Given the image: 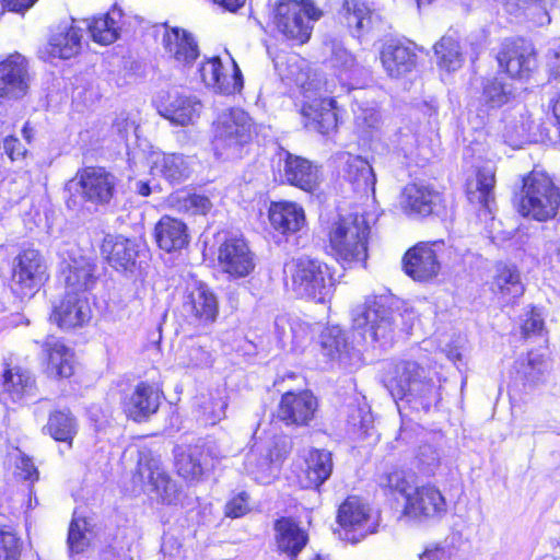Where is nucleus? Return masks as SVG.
<instances>
[{
	"label": "nucleus",
	"instance_id": "obj_37",
	"mask_svg": "<svg viewBox=\"0 0 560 560\" xmlns=\"http://www.w3.org/2000/svg\"><path fill=\"white\" fill-rule=\"evenodd\" d=\"M439 199V194L429 186L409 184L402 191L401 206L409 214L427 217L432 213Z\"/></svg>",
	"mask_w": 560,
	"mask_h": 560
},
{
	"label": "nucleus",
	"instance_id": "obj_18",
	"mask_svg": "<svg viewBox=\"0 0 560 560\" xmlns=\"http://www.w3.org/2000/svg\"><path fill=\"white\" fill-rule=\"evenodd\" d=\"M447 504L442 492L434 486L416 487L407 497L404 513L412 518L435 520L446 514Z\"/></svg>",
	"mask_w": 560,
	"mask_h": 560
},
{
	"label": "nucleus",
	"instance_id": "obj_12",
	"mask_svg": "<svg viewBox=\"0 0 560 560\" xmlns=\"http://www.w3.org/2000/svg\"><path fill=\"white\" fill-rule=\"evenodd\" d=\"M444 242H419L402 257L404 271L413 280L424 282L435 278L441 270L440 254Z\"/></svg>",
	"mask_w": 560,
	"mask_h": 560
},
{
	"label": "nucleus",
	"instance_id": "obj_52",
	"mask_svg": "<svg viewBox=\"0 0 560 560\" xmlns=\"http://www.w3.org/2000/svg\"><path fill=\"white\" fill-rule=\"evenodd\" d=\"M91 540L92 529L89 521L74 513L68 533L70 556L74 558L83 553L90 547Z\"/></svg>",
	"mask_w": 560,
	"mask_h": 560
},
{
	"label": "nucleus",
	"instance_id": "obj_54",
	"mask_svg": "<svg viewBox=\"0 0 560 560\" xmlns=\"http://www.w3.org/2000/svg\"><path fill=\"white\" fill-rule=\"evenodd\" d=\"M228 402L223 397L209 396L199 405V420L205 425H214L225 418Z\"/></svg>",
	"mask_w": 560,
	"mask_h": 560
},
{
	"label": "nucleus",
	"instance_id": "obj_47",
	"mask_svg": "<svg viewBox=\"0 0 560 560\" xmlns=\"http://www.w3.org/2000/svg\"><path fill=\"white\" fill-rule=\"evenodd\" d=\"M557 0H502L503 5L510 14H525L539 26L549 24L551 19L550 9Z\"/></svg>",
	"mask_w": 560,
	"mask_h": 560
},
{
	"label": "nucleus",
	"instance_id": "obj_60",
	"mask_svg": "<svg viewBox=\"0 0 560 560\" xmlns=\"http://www.w3.org/2000/svg\"><path fill=\"white\" fill-rule=\"evenodd\" d=\"M250 511L249 495L242 491L233 495L225 504V516L237 518L242 517Z\"/></svg>",
	"mask_w": 560,
	"mask_h": 560
},
{
	"label": "nucleus",
	"instance_id": "obj_31",
	"mask_svg": "<svg viewBox=\"0 0 560 560\" xmlns=\"http://www.w3.org/2000/svg\"><path fill=\"white\" fill-rule=\"evenodd\" d=\"M304 125L311 130L327 135L337 127V114L332 98L319 97L305 102L302 107Z\"/></svg>",
	"mask_w": 560,
	"mask_h": 560
},
{
	"label": "nucleus",
	"instance_id": "obj_42",
	"mask_svg": "<svg viewBox=\"0 0 560 560\" xmlns=\"http://www.w3.org/2000/svg\"><path fill=\"white\" fill-rule=\"evenodd\" d=\"M47 353V373L56 377H69L73 374V352L61 340L49 337L44 343Z\"/></svg>",
	"mask_w": 560,
	"mask_h": 560
},
{
	"label": "nucleus",
	"instance_id": "obj_41",
	"mask_svg": "<svg viewBox=\"0 0 560 560\" xmlns=\"http://www.w3.org/2000/svg\"><path fill=\"white\" fill-rule=\"evenodd\" d=\"M155 240L165 252L180 249L188 244L187 226L180 220L164 215L155 225Z\"/></svg>",
	"mask_w": 560,
	"mask_h": 560
},
{
	"label": "nucleus",
	"instance_id": "obj_49",
	"mask_svg": "<svg viewBox=\"0 0 560 560\" xmlns=\"http://www.w3.org/2000/svg\"><path fill=\"white\" fill-rule=\"evenodd\" d=\"M120 10L114 9L108 13L94 18L88 25L94 42L102 45H109L118 37Z\"/></svg>",
	"mask_w": 560,
	"mask_h": 560
},
{
	"label": "nucleus",
	"instance_id": "obj_62",
	"mask_svg": "<svg viewBox=\"0 0 560 560\" xmlns=\"http://www.w3.org/2000/svg\"><path fill=\"white\" fill-rule=\"evenodd\" d=\"M523 334L526 337L532 335H540L544 330V318L541 313L537 310H532L522 326Z\"/></svg>",
	"mask_w": 560,
	"mask_h": 560
},
{
	"label": "nucleus",
	"instance_id": "obj_57",
	"mask_svg": "<svg viewBox=\"0 0 560 560\" xmlns=\"http://www.w3.org/2000/svg\"><path fill=\"white\" fill-rule=\"evenodd\" d=\"M176 207L180 211L189 212L191 214H207L211 208L212 202L207 196L198 194H185L183 196L174 197Z\"/></svg>",
	"mask_w": 560,
	"mask_h": 560
},
{
	"label": "nucleus",
	"instance_id": "obj_7",
	"mask_svg": "<svg viewBox=\"0 0 560 560\" xmlns=\"http://www.w3.org/2000/svg\"><path fill=\"white\" fill-rule=\"evenodd\" d=\"M132 482L150 499L163 504H177L180 492L175 481L166 474L160 459L141 453Z\"/></svg>",
	"mask_w": 560,
	"mask_h": 560
},
{
	"label": "nucleus",
	"instance_id": "obj_10",
	"mask_svg": "<svg viewBox=\"0 0 560 560\" xmlns=\"http://www.w3.org/2000/svg\"><path fill=\"white\" fill-rule=\"evenodd\" d=\"M400 314L386 307L382 301L373 300L353 311V327L370 335L373 341L387 339L398 325Z\"/></svg>",
	"mask_w": 560,
	"mask_h": 560
},
{
	"label": "nucleus",
	"instance_id": "obj_38",
	"mask_svg": "<svg viewBox=\"0 0 560 560\" xmlns=\"http://www.w3.org/2000/svg\"><path fill=\"white\" fill-rule=\"evenodd\" d=\"M81 30L69 23L58 25L52 32L48 52L52 57L69 59L75 56L81 49Z\"/></svg>",
	"mask_w": 560,
	"mask_h": 560
},
{
	"label": "nucleus",
	"instance_id": "obj_39",
	"mask_svg": "<svg viewBox=\"0 0 560 560\" xmlns=\"http://www.w3.org/2000/svg\"><path fill=\"white\" fill-rule=\"evenodd\" d=\"M190 173L185 156L177 153H154L151 156V174L170 183H182Z\"/></svg>",
	"mask_w": 560,
	"mask_h": 560
},
{
	"label": "nucleus",
	"instance_id": "obj_53",
	"mask_svg": "<svg viewBox=\"0 0 560 560\" xmlns=\"http://www.w3.org/2000/svg\"><path fill=\"white\" fill-rule=\"evenodd\" d=\"M380 486L393 493L401 494L407 501V497L411 495L413 489L417 487L416 476L411 471L394 469L380 478Z\"/></svg>",
	"mask_w": 560,
	"mask_h": 560
},
{
	"label": "nucleus",
	"instance_id": "obj_19",
	"mask_svg": "<svg viewBox=\"0 0 560 560\" xmlns=\"http://www.w3.org/2000/svg\"><path fill=\"white\" fill-rule=\"evenodd\" d=\"M199 73L206 86L215 93L231 95L243 89V75L234 60H232L231 72H228L219 57L207 59L201 63Z\"/></svg>",
	"mask_w": 560,
	"mask_h": 560
},
{
	"label": "nucleus",
	"instance_id": "obj_3",
	"mask_svg": "<svg viewBox=\"0 0 560 560\" xmlns=\"http://www.w3.org/2000/svg\"><path fill=\"white\" fill-rule=\"evenodd\" d=\"M515 205L522 217L539 222L548 221L558 213L560 189L546 173L533 171L523 177Z\"/></svg>",
	"mask_w": 560,
	"mask_h": 560
},
{
	"label": "nucleus",
	"instance_id": "obj_46",
	"mask_svg": "<svg viewBox=\"0 0 560 560\" xmlns=\"http://www.w3.org/2000/svg\"><path fill=\"white\" fill-rule=\"evenodd\" d=\"M346 177L355 190L368 194L374 191L376 177L372 166L360 156L345 154Z\"/></svg>",
	"mask_w": 560,
	"mask_h": 560
},
{
	"label": "nucleus",
	"instance_id": "obj_59",
	"mask_svg": "<svg viewBox=\"0 0 560 560\" xmlns=\"http://www.w3.org/2000/svg\"><path fill=\"white\" fill-rule=\"evenodd\" d=\"M180 363L186 368H209L212 364V355L202 346L192 343L186 347Z\"/></svg>",
	"mask_w": 560,
	"mask_h": 560
},
{
	"label": "nucleus",
	"instance_id": "obj_5",
	"mask_svg": "<svg viewBox=\"0 0 560 560\" xmlns=\"http://www.w3.org/2000/svg\"><path fill=\"white\" fill-rule=\"evenodd\" d=\"M255 133L256 126L248 113L242 108H230L220 114L214 124L213 150L221 158H237Z\"/></svg>",
	"mask_w": 560,
	"mask_h": 560
},
{
	"label": "nucleus",
	"instance_id": "obj_8",
	"mask_svg": "<svg viewBox=\"0 0 560 560\" xmlns=\"http://www.w3.org/2000/svg\"><path fill=\"white\" fill-rule=\"evenodd\" d=\"M337 530L340 539L357 544L376 530L372 509L359 497H348L339 506Z\"/></svg>",
	"mask_w": 560,
	"mask_h": 560
},
{
	"label": "nucleus",
	"instance_id": "obj_24",
	"mask_svg": "<svg viewBox=\"0 0 560 560\" xmlns=\"http://www.w3.org/2000/svg\"><path fill=\"white\" fill-rule=\"evenodd\" d=\"M82 197L93 203L109 202L114 195V175L102 167H86L78 174Z\"/></svg>",
	"mask_w": 560,
	"mask_h": 560
},
{
	"label": "nucleus",
	"instance_id": "obj_15",
	"mask_svg": "<svg viewBox=\"0 0 560 560\" xmlns=\"http://www.w3.org/2000/svg\"><path fill=\"white\" fill-rule=\"evenodd\" d=\"M281 452L271 443H256L246 453L244 471L259 483H270L279 471Z\"/></svg>",
	"mask_w": 560,
	"mask_h": 560
},
{
	"label": "nucleus",
	"instance_id": "obj_17",
	"mask_svg": "<svg viewBox=\"0 0 560 560\" xmlns=\"http://www.w3.org/2000/svg\"><path fill=\"white\" fill-rule=\"evenodd\" d=\"M497 59L512 78H527L537 67L534 47L522 39L504 42Z\"/></svg>",
	"mask_w": 560,
	"mask_h": 560
},
{
	"label": "nucleus",
	"instance_id": "obj_28",
	"mask_svg": "<svg viewBox=\"0 0 560 560\" xmlns=\"http://www.w3.org/2000/svg\"><path fill=\"white\" fill-rule=\"evenodd\" d=\"M92 316L88 295L66 293L55 306L51 319L61 328H74L86 324Z\"/></svg>",
	"mask_w": 560,
	"mask_h": 560
},
{
	"label": "nucleus",
	"instance_id": "obj_29",
	"mask_svg": "<svg viewBox=\"0 0 560 560\" xmlns=\"http://www.w3.org/2000/svg\"><path fill=\"white\" fill-rule=\"evenodd\" d=\"M330 62L342 85L357 89L370 74L369 67L358 61L345 47L334 44Z\"/></svg>",
	"mask_w": 560,
	"mask_h": 560
},
{
	"label": "nucleus",
	"instance_id": "obj_23",
	"mask_svg": "<svg viewBox=\"0 0 560 560\" xmlns=\"http://www.w3.org/2000/svg\"><path fill=\"white\" fill-rule=\"evenodd\" d=\"M320 351L329 361L345 368H353L360 361V353L349 342L346 331L339 326H329L320 332Z\"/></svg>",
	"mask_w": 560,
	"mask_h": 560
},
{
	"label": "nucleus",
	"instance_id": "obj_50",
	"mask_svg": "<svg viewBox=\"0 0 560 560\" xmlns=\"http://www.w3.org/2000/svg\"><path fill=\"white\" fill-rule=\"evenodd\" d=\"M353 128L357 136L363 141H370L378 136L381 117L374 107L357 105L353 108Z\"/></svg>",
	"mask_w": 560,
	"mask_h": 560
},
{
	"label": "nucleus",
	"instance_id": "obj_11",
	"mask_svg": "<svg viewBox=\"0 0 560 560\" xmlns=\"http://www.w3.org/2000/svg\"><path fill=\"white\" fill-rule=\"evenodd\" d=\"M94 259L72 247L62 254L61 275L66 283V293L86 295L96 283Z\"/></svg>",
	"mask_w": 560,
	"mask_h": 560
},
{
	"label": "nucleus",
	"instance_id": "obj_2",
	"mask_svg": "<svg viewBox=\"0 0 560 560\" xmlns=\"http://www.w3.org/2000/svg\"><path fill=\"white\" fill-rule=\"evenodd\" d=\"M370 226L362 214L340 215L329 230L331 254L345 267L363 264L368 258Z\"/></svg>",
	"mask_w": 560,
	"mask_h": 560
},
{
	"label": "nucleus",
	"instance_id": "obj_48",
	"mask_svg": "<svg viewBox=\"0 0 560 560\" xmlns=\"http://www.w3.org/2000/svg\"><path fill=\"white\" fill-rule=\"evenodd\" d=\"M46 430L54 440L67 443L71 448L78 433V421L69 410H57L49 415Z\"/></svg>",
	"mask_w": 560,
	"mask_h": 560
},
{
	"label": "nucleus",
	"instance_id": "obj_26",
	"mask_svg": "<svg viewBox=\"0 0 560 560\" xmlns=\"http://www.w3.org/2000/svg\"><path fill=\"white\" fill-rule=\"evenodd\" d=\"M514 96L511 84L504 82L501 78H485L481 82V94L469 104V110L475 109L480 117L481 122L489 112L508 104Z\"/></svg>",
	"mask_w": 560,
	"mask_h": 560
},
{
	"label": "nucleus",
	"instance_id": "obj_36",
	"mask_svg": "<svg viewBox=\"0 0 560 560\" xmlns=\"http://www.w3.org/2000/svg\"><path fill=\"white\" fill-rule=\"evenodd\" d=\"M269 220L273 229L280 233H295L304 226L305 213L295 202H272L269 208Z\"/></svg>",
	"mask_w": 560,
	"mask_h": 560
},
{
	"label": "nucleus",
	"instance_id": "obj_51",
	"mask_svg": "<svg viewBox=\"0 0 560 560\" xmlns=\"http://www.w3.org/2000/svg\"><path fill=\"white\" fill-rule=\"evenodd\" d=\"M438 65L447 72L458 70L464 61L458 42L450 35L443 36L435 45Z\"/></svg>",
	"mask_w": 560,
	"mask_h": 560
},
{
	"label": "nucleus",
	"instance_id": "obj_35",
	"mask_svg": "<svg viewBox=\"0 0 560 560\" xmlns=\"http://www.w3.org/2000/svg\"><path fill=\"white\" fill-rule=\"evenodd\" d=\"M210 466V450L205 444L189 446L176 457L177 472L185 479L198 481Z\"/></svg>",
	"mask_w": 560,
	"mask_h": 560
},
{
	"label": "nucleus",
	"instance_id": "obj_43",
	"mask_svg": "<svg viewBox=\"0 0 560 560\" xmlns=\"http://www.w3.org/2000/svg\"><path fill=\"white\" fill-rule=\"evenodd\" d=\"M345 19L349 28L358 37L378 24V14L360 0H346Z\"/></svg>",
	"mask_w": 560,
	"mask_h": 560
},
{
	"label": "nucleus",
	"instance_id": "obj_14",
	"mask_svg": "<svg viewBox=\"0 0 560 560\" xmlns=\"http://www.w3.org/2000/svg\"><path fill=\"white\" fill-rule=\"evenodd\" d=\"M182 311L196 325L211 324L219 313L218 298L207 284L194 282L187 287Z\"/></svg>",
	"mask_w": 560,
	"mask_h": 560
},
{
	"label": "nucleus",
	"instance_id": "obj_4",
	"mask_svg": "<svg viewBox=\"0 0 560 560\" xmlns=\"http://www.w3.org/2000/svg\"><path fill=\"white\" fill-rule=\"evenodd\" d=\"M284 275L292 290L302 298L324 302L330 294L332 277L328 266L310 256L292 258L284 265Z\"/></svg>",
	"mask_w": 560,
	"mask_h": 560
},
{
	"label": "nucleus",
	"instance_id": "obj_44",
	"mask_svg": "<svg viewBox=\"0 0 560 560\" xmlns=\"http://www.w3.org/2000/svg\"><path fill=\"white\" fill-rule=\"evenodd\" d=\"M551 372V361L547 350H533L527 353L522 363L520 373L530 387L542 385L547 382Z\"/></svg>",
	"mask_w": 560,
	"mask_h": 560
},
{
	"label": "nucleus",
	"instance_id": "obj_34",
	"mask_svg": "<svg viewBox=\"0 0 560 560\" xmlns=\"http://www.w3.org/2000/svg\"><path fill=\"white\" fill-rule=\"evenodd\" d=\"M331 472V453L324 450H313L305 460L300 483L306 489H318L330 477Z\"/></svg>",
	"mask_w": 560,
	"mask_h": 560
},
{
	"label": "nucleus",
	"instance_id": "obj_1",
	"mask_svg": "<svg viewBox=\"0 0 560 560\" xmlns=\"http://www.w3.org/2000/svg\"><path fill=\"white\" fill-rule=\"evenodd\" d=\"M430 369L417 361H401L394 368L386 387L395 400L406 399L429 410L440 400L439 387Z\"/></svg>",
	"mask_w": 560,
	"mask_h": 560
},
{
	"label": "nucleus",
	"instance_id": "obj_16",
	"mask_svg": "<svg viewBox=\"0 0 560 560\" xmlns=\"http://www.w3.org/2000/svg\"><path fill=\"white\" fill-rule=\"evenodd\" d=\"M218 261L222 271L233 278L248 276L254 267V255L241 236H230L219 246Z\"/></svg>",
	"mask_w": 560,
	"mask_h": 560
},
{
	"label": "nucleus",
	"instance_id": "obj_63",
	"mask_svg": "<svg viewBox=\"0 0 560 560\" xmlns=\"http://www.w3.org/2000/svg\"><path fill=\"white\" fill-rule=\"evenodd\" d=\"M419 463L423 466L424 470L429 474L433 472L440 463L438 452L430 445L421 446L418 454Z\"/></svg>",
	"mask_w": 560,
	"mask_h": 560
},
{
	"label": "nucleus",
	"instance_id": "obj_64",
	"mask_svg": "<svg viewBox=\"0 0 560 560\" xmlns=\"http://www.w3.org/2000/svg\"><path fill=\"white\" fill-rule=\"evenodd\" d=\"M3 149L11 161L23 159L26 154V148L13 136H9L4 139Z\"/></svg>",
	"mask_w": 560,
	"mask_h": 560
},
{
	"label": "nucleus",
	"instance_id": "obj_9",
	"mask_svg": "<svg viewBox=\"0 0 560 560\" xmlns=\"http://www.w3.org/2000/svg\"><path fill=\"white\" fill-rule=\"evenodd\" d=\"M46 278L47 264L37 249H23L13 259L12 291L14 294L21 298L33 295Z\"/></svg>",
	"mask_w": 560,
	"mask_h": 560
},
{
	"label": "nucleus",
	"instance_id": "obj_22",
	"mask_svg": "<svg viewBox=\"0 0 560 560\" xmlns=\"http://www.w3.org/2000/svg\"><path fill=\"white\" fill-rule=\"evenodd\" d=\"M317 407V399L311 392H288L281 397L278 418L285 424L306 425L313 420Z\"/></svg>",
	"mask_w": 560,
	"mask_h": 560
},
{
	"label": "nucleus",
	"instance_id": "obj_33",
	"mask_svg": "<svg viewBox=\"0 0 560 560\" xmlns=\"http://www.w3.org/2000/svg\"><path fill=\"white\" fill-rule=\"evenodd\" d=\"M490 289L504 303L514 302L525 290L517 268L503 262L495 265Z\"/></svg>",
	"mask_w": 560,
	"mask_h": 560
},
{
	"label": "nucleus",
	"instance_id": "obj_32",
	"mask_svg": "<svg viewBox=\"0 0 560 560\" xmlns=\"http://www.w3.org/2000/svg\"><path fill=\"white\" fill-rule=\"evenodd\" d=\"M102 254L116 270L132 271L139 254L135 241L124 236L107 235L102 244Z\"/></svg>",
	"mask_w": 560,
	"mask_h": 560
},
{
	"label": "nucleus",
	"instance_id": "obj_61",
	"mask_svg": "<svg viewBox=\"0 0 560 560\" xmlns=\"http://www.w3.org/2000/svg\"><path fill=\"white\" fill-rule=\"evenodd\" d=\"M289 327L292 335V342L298 347L312 339L313 335L319 330V326L317 324L311 325L300 319L293 320L289 324Z\"/></svg>",
	"mask_w": 560,
	"mask_h": 560
},
{
	"label": "nucleus",
	"instance_id": "obj_58",
	"mask_svg": "<svg viewBox=\"0 0 560 560\" xmlns=\"http://www.w3.org/2000/svg\"><path fill=\"white\" fill-rule=\"evenodd\" d=\"M21 539L10 527H0V560H19Z\"/></svg>",
	"mask_w": 560,
	"mask_h": 560
},
{
	"label": "nucleus",
	"instance_id": "obj_25",
	"mask_svg": "<svg viewBox=\"0 0 560 560\" xmlns=\"http://www.w3.org/2000/svg\"><path fill=\"white\" fill-rule=\"evenodd\" d=\"M380 59L383 69L389 77H404L417 66L416 45L412 43L388 42L384 44Z\"/></svg>",
	"mask_w": 560,
	"mask_h": 560
},
{
	"label": "nucleus",
	"instance_id": "obj_56",
	"mask_svg": "<svg viewBox=\"0 0 560 560\" xmlns=\"http://www.w3.org/2000/svg\"><path fill=\"white\" fill-rule=\"evenodd\" d=\"M9 460L14 465V476L21 480L34 482L38 479V470L32 458L15 448L9 454Z\"/></svg>",
	"mask_w": 560,
	"mask_h": 560
},
{
	"label": "nucleus",
	"instance_id": "obj_20",
	"mask_svg": "<svg viewBox=\"0 0 560 560\" xmlns=\"http://www.w3.org/2000/svg\"><path fill=\"white\" fill-rule=\"evenodd\" d=\"M280 162V175L285 183L308 192L319 185V168L311 161L285 151Z\"/></svg>",
	"mask_w": 560,
	"mask_h": 560
},
{
	"label": "nucleus",
	"instance_id": "obj_30",
	"mask_svg": "<svg viewBox=\"0 0 560 560\" xmlns=\"http://www.w3.org/2000/svg\"><path fill=\"white\" fill-rule=\"evenodd\" d=\"M162 44L170 57L184 66L192 63L199 56L197 42L184 28L165 25Z\"/></svg>",
	"mask_w": 560,
	"mask_h": 560
},
{
	"label": "nucleus",
	"instance_id": "obj_27",
	"mask_svg": "<svg viewBox=\"0 0 560 560\" xmlns=\"http://www.w3.org/2000/svg\"><path fill=\"white\" fill-rule=\"evenodd\" d=\"M160 401L161 394L154 386L140 383L125 396L122 407L127 417L141 422L158 411Z\"/></svg>",
	"mask_w": 560,
	"mask_h": 560
},
{
	"label": "nucleus",
	"instance_id": "obj_21",
	"mask_svg": "<svg viewBox=\"0 0 560 560\" xmlns=\"http://www.w3.org/2000/svg\"><path fill=\"white\" fill-rule=\"evenodd\" d=\"M30 75L26 59L20 54L0 61V96L19 98L26 94Z\"/></svg>",
	"mask_w": 560,
	"mask_h": 560
},
{
	"label": "nucleus",
	"instance_id": "obj_55",
	"mask_svg": "<svg viewBox=\"0 0 560 560\" xmlns=\"http://www.w3.org/2000/svg\"><path fill=\"white\" fill-rule=\"evenodd\" d=\"M495 185V166L492 163H486L477 172V189L479 191V202L488 207L493 200V188Z\"/></svg>",
	"mask_w": 560,
	"mask_h": 560
},
{
	"label": "nucleus",
	"instance_id": "obj_45",
	"mask_svg": "<svg viewBox=\"0 0 560 560\" xmlns=\"http://www.w3.org/2000/svg\"><path fill=\"white\" fill-rule=\"evenodd\" d=\"M2 390L0 392V400L18 401L34 389V380L27 371L19 368L8 370L2 376Z\"/></svg>",
	"mask_w": 560,
	"mask_h": 560
},
{
	"label": "nucleus",
	"instance_id": "obj_13",
	"mask_svg": "<svg viewBox=\"0 0 560 560\" xmlns=\"http://www.w3.org/2000/svg\"><path fill=\"white\" fill-rule=\"evenodd\" d=\"M155 102L159 114L178 126L195 124L202 108L196 96L178 90L159 95Z\"/></svg>",
	"mask_w": 560,
	"mask_h": 560
},
{
	"label": "nucleus",
	"instance_id": "obj_40",
	"mask_svg": "<svg viewBox=\"0 0 560 560\" xmlns=\"http://www.w3.org/2000/svg\"><path fill=\"white\" fill-rule=\"evenodd\" d=\"M276 542L278 549L289 557H296L305 547L308 537L293 520L281 518L275 524Z\"/></svg>",
	"mask_w": 560,
	"mask_h": 560
},
{
	"label": "nucleus",
	"instance_id": "obj_6",
	"mask_svg": "<svg viewBox=\"0 0 560 560\" xmlns=\"http://www.w3.org/2000/svg\"><path fill=\"white\" fill-rule=\"evenodd\" d=\"M323 15L313 0H281L273 13V24L288 39L304 44L311 38L313 23Z\"/></svg>",
	"mask_w": 560,
	"mask_h": 560
}]
</instances>
